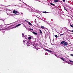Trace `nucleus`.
Wrapping results in <instances>:
<instances>
[{"label":"nucleus","mask_w":73,"mask_h":73,"mask_svg":"<svg viewBox=\"0 0 73 73\" xmlns=\"http://www.w3.org/2000/svg\"><path fill=\"white\" fill-rule=\"evenodd\" d=\"M27 46H30V45H33V46H34L33 47V48H34V49H36L37 48V47H36L37 45V43H36V42H27Z\"/></svg>","instance_id":"obj_1"},{"label":"nucleus","mask_w":73,"mask_h":73,"mask_svg":"<svg viewBox=\"0 0 73 73\" xmlns=\"http://www.w3.org/2000/svg\"><path fill=\"white\" fill-rule=\"evenodd\" d=\"M5 28V25H1L0 26V31H1L3 29H4Z\"/></svg>","instance_id":"obj_2"},{"label":"nucleus","mask_w":73,"mask_h":73,"mask_svg":"<svg viewBox=\"0 0 73 73\" xmlns=\"http://www.w3.org/2000/svg\"><path fill=\"white\" fill-rule=\"evenodd\" d=\"M24 4H25V5H21V7L22 8H26L28 9V7H29L28 6V5L27 4H26L25 3H24Z\"/></svg>","instance_id":"obj_3"},{"label":"nucleus","mask_w":73,"mask_h":73,"mask_svg":"<svg viewBox=\"0 0 73 73\" xmlns=\"http://www.w3.org/2000/svg\"><path fill=\"white\" fill-rule=\"evenodd\" d=\"M13 12L15 14H16L17 13H18V12L17 11V10L13 11Z\"/></svg>","instance_id":"obj_4"},{"label":"nucleus","mask_w":73,"mask_h":73,"mask_svg":"<svg viewBox=\"0 0 73 73\" xmlns=\"http://www.w3.org/2000/svg\"><path fill=\"white\" fill-rule=\"evenodd\" d=\"M28 9H29V11H31V12H32V8H31V7L29 6H28Z\"/></svg>","instance_id":"obj_5"},{"label":"nucleus","mask_w":73,"mask_h":73,"mask_svg":"<svg viewBox=\"0 0 73 73\" xmlns=\"http://www.w3.org/2000/svg\"><path fill=\"white\" fill-rule=\"evenodd\" d=\"M68 43L67 42H65L64 44H63V45L64 46H67L68 45Z\"/></svg>","instance_id":"obj_6"},{"label":"nucleus","mask_w":73,"mask_h":73,"mask_svg":"<svg viewBox=\"0 0 73 73\" xmlns=\"http://www.w3.org/2000/svg\"><path fill=\"white\" fill-rule=\"evenodd\" d=\"M69 61H70V62H72V63H68V64H70L71 65H73V61L70 60H69Z\"/></svg>","instance_id":"obj_7"},{"label":"nucleus","mask_w":73,"mask_h":73,"mask_svg":"<svg viewBox=\"0 0 73 73\" xmlns=\"http://www.w3.org/2000/svg\"><path fill=\"white\" fill-rule=\"evenodd\" d=\"M46 51H47V52H50V53H52L51 52H52V51H50V50H48L47 49H46Z\"/></svg>","instance_id":"obj_8"},{"label":"nucleus","mask_w":73,"mask_h":73,"mask_svg":"<svg viewBox=\"0 0 73 73\" xmlns=\"http://www.w3.org/2000/svg\"><path fill=\"white\" fill-rule=\"evenodd\" d=\"M22 37H27V35H24V34L23 33H22Z\"/></svg>","instance_id":"obj_9"},{"label":"nucleus","mask_w":73,"mask_h":73,"mask_svg":"<svg viewBox=\"0 0 73 73\" xmlns=\"http://www.w3.org/2000/svg\"><path fill=\"white\" fill-rule=\"evenodd\" d=\"M54 1L55 3H57V2H58V1H59L58 0H54Z\"/></svg>","instance_id":"obj_10"},{"label":"nucleus","mask_w":73,"mask_h":73,"mask_svg":"<svg viewBox=\"0 0 73 73\" xmlns=\"http://www.w3.org/2000/svg\"><path fill=\"white\" fill-rule=\"evenodd\" d=\"M65 41H64L62 42L61 43V44H64V43H65Z\"/></svg>","instance_id":"obj_11"},{"label":"nucleus","mask_w":73,"mask_h":73,"mask_svg":"<svg viewBox=\"0 0 73 73\" xmlns=\"http://www.w3.org/2000/svg\"><path fill=\"white\" fill-rule=\"evenodd\" d=\"M20 25H21V24H19L17 25L16 26V27H19V26H20Z\"/></svg>","instance_id":"obj_12"},{"label":"nucleus","mask_w":73,"mask_h":73,"mask_svg":"<svg viewBox=\"0 0 73 73\" xmlns=\"http://www.w3.org/2000/svg\"><path fill=\"white\" fill-rule=\"evenodd\" d=\"M33 33L34 34V35H38L37 33H35V32H33Z\"/></svg>","instance_id":"obj_13"},{"label":"nucleus","mask_w":73,"mask_h":73,"mask_svg":"<svg viewBox=\"0 0 73 73\" xmlns=\"http://www.w3.org/2000/svg\"><path fill=\"white\" fill-rule=\"evenodd\" d=\"M55 56L56 57H57V58H60V57L58 56H57V55L55 54Z\"/></svg>","instance_id":"obj_14"},{"label":"nucleus","mask_w":73,"mask_h":73,"mask_svg":"<svg viewBox=\"0 0 73 73\" xmlns=\"http://www.w3.org/2000/svg\"><path fill=\"white\" fill-rule=\"evenodd\" d=\"M51 5H53V6H55V5L53 4V3H50Z\"/></svg>","instance_id":"obj_15"},{"label":"nucleus","mask_w":73,"mask_h":73,"mask_svg":"<svg viewBox=\"0 0 73 73\" xmlns=\"http://www.w3.org/2000/svg\"><path fill=\"white\" fill-rule=\"evenodd\" d=\"M28 23L29 25H32V24H31V23H30V22H28Z\"/></svg>","instance_id":"obj_16"},{"label":"nucleus","mask_w":73,"mask_h":73,"mask_svg":"<svg viewBox=\"0 0 73 73\" xmlns=\"http://www.w3.org/2000/svg\"><path fill=\"white\" fill-rule=\"evenodd\" d=\"M41 28H42V29H44V28L45 29V28L44 27V26H42L41 27Z\"/></svg>","instance_id":"obj_17"},{"label":"nucleus","mask_w":73,"mask_h":73,"mask_svg":"<svg viewBox=\"0 0 73 73\" xmlns=\"http://www.w3.org/2000/svg\"><path fill=\"white\" fill-rule=\"evenodd\" d=\"M27 42V41H26L25 40H24L23 41V42H25H25Z\"/></svg>","instance_id":"obj_18"},{"label":"nucleus","mask_w":73,"mask_h":73,"mask_svg":"<svg viewBox=\"0 0 73 73\" xmlns=\"http://www.w3.org/2000/svg\"><path fill=\"white\" fill-rule=\"evenodd\" d=\"M39 31L41 34V33H42V31H41L40 29H39Z\"/></svg>","instance_id":"obj_19"},{"label":"nucleus","mask_w":73,"mask_h":73,"mask_svg":"<svg viewBox=\"0 0 73 73\" xmlns=\"http://www.w3.org/2000/svg\"><path fill=\"white\" fill-rule=\"evenodd\" d=\"M28 39L29 40H31V37H29L28 38Z\"/></svg>","instance_id":"obj_20"},{"label":"nucleus","mask_w":73,"mask_h":73,"mask_svg":"<svg viewBox=\"0 0 73 73\" xmlns=\"http://www.w3.org/2000/svg\"><path fill=\"white\" fill-rule=\"evenodd\" d=\"M55 37H56V38H57V37H58V36H57V35H55L54 36Z\"/></svg>","instance_id":"obj_21"},{"label":"nucleus","mask_w":73,"mask_h":73,"mask_svg":"<svg viewBox=\"0 0 73 73\" xmlns=\"http://www.w3.org/2000/svg\"><path fill=\"white\" fill-rule=\"evenodd\" d=\"M61 58V59H62V60H63V61H65V60H64V59L62 58Z\"/></svg>","instance_id":"obj_22"},{"label":"nucleus","mask_w":73,"mask_h":73,"mask_svg":"<svg viewBox=\"0 0 73 73\" xmlns=\"http://www.w3.org/2000/svg\"><path fill=\"white\" fill-rule=\"evenodd\" d=\"M64 61L65 62H66V63H68V64H69V62H67V61Z\"/></svg>","instance_id":"obj_23"},{"label":"nucleus","mask_w":73,"mask_h":73,"mask_svg":"<svg viewBox=\"0 0 73 73\" xmlns=\"http://www.w3.org/2000/svg\"><path fill=\"white\" fill-rule=\"evenodd\" d=\"M0 20H2V21H4V20H3V19H0Z\"/></svg>","instance_id":"obj_24"},{"label":"nucleus","mask_w":73,"mask_h":73,"mask_svg":"<svg viewBox=\"0 0 73 73\" xmlns=\"http://www.w3.org/2000/svg\"><path fill=\"white\" fill-rule=\"evenodd\" d=\"M45 55H48V53L47 52H46L45 53Z\"/></svg>","instance_id":"obj_25"},{"label":"nucleus","mask_w":73,"mask_h":73,"mask_svg":"<svg viewBox=\"0 0 73 73\" xmlns=\"http://www.w3.org/2000/svg\"><path fill=\"white\" fill-rule=\"evenodd\" d=\"M64 10H66V11H67V10H66V9H65V7H64Z\"/></svg>","instance_id":"obj_26"},{"label":"nucleus","mask_w":73,"mask_h":73,"mask_svg":"<svg viewBox=\"0 0 73 73\" xmlns=\"http://www.w3.org/2000/svg\"><path fill=\"white\" fill-rule=\"evenodd\" d=\"M30 29V30H31V31H33V29Z\"/></svg>","instance_id":"obj_27"},{"label":"nucleus","mask_w":73,"mask_h":73,"mask_svg":"<svg viewBox=\"0 0 73 73\" xmlns=\"http://www.w3.org/2000/svg\"><path fill=\"white\" fill-rule=\"evenodd\" d=\"M64 35L63 34H60V36H62V35Z\"/></svg>","instance_id":"obj_28"},{"label":"nucleus","mask_w":73,"mask_h":73,"mask_svg":"<svg viewBox=\"0 0 73 73\" xmlns=\"http://www.w3.org/2000/svg\"><path fill=\"white\" fill-rule=\"evenodd\" d=\"M35 23H36V19L34 21Z\"/></svg>","instance_id":"obj_29"},{"label":"nucleus","mask_w":73,"mask_h":73,"mask_svg":"<svg viewBox=\"0 0 73 73\" xmlns=\"http://www.w3.org/2000/svg\"><path fill=\"white\" fill-rule=\"evenodd\" d=\"M18 15H20V14H21V13L19 12V13H18Z\"/></svg>","instance_id":"obj_30"},{"label":"nucleus","mask_w":73,"mask_h":73,"mask_svg":"<svg viewBox=\"0 0 73 73\" xmlns=\"http://www.w3.org/2000/svg\"><path fill=\"white\" fill-rule=\"evenodd\" d=\"M63 1V2H65V1L66 0H62Z\"/></svg>","instance_id":"obj_31"},{"label":"nucleus","mask_w":73,"mask_h":73,"mask_svg":"<svg viewBox=\"0 0 73 73\" xmlns=\"http://www.w3.org/2000/svg\"><path fill=\"white\" fill-rule=\"evenodd\" d=\"M43 13H46V12H43Z\"/></svg>","instance_id":"obj_32"},{"label":"nucleus","mask_w":73,"mask_h":73,"mask_svg":"<svg viewBox=\"0 0 73 73\" xmlns=\"http://www.w3.org/2000/svg\"><path fill=\"white\" fill-rule=\"evenodd\" d=\"M21 14L22 16H23V13H21Z\"/></svg>","instance_id":"obj_33"},{"label":"nucleus","mask_w":73,"mask_h":73,"mask_svg":"<svg viewBox=\"0 0 73 73\" xmlns=\"http://www.w3.org/2000/svg\"><path fill=\"white\" fill-rule=\"evenodd\" d=\"M70 55H71V56H73V54H71Z\"/></svg>","instance_id":"obj_34"},{"label":"nucleus","mask_w":73,"mask_h":73,"mask_svg":"<svg viewBox=\"0 0 73 73\" xmlns=\"http://www.w3.org/2000/svg\"><path fill=\"white\" fill-rule=\"evenodd\" d=\"M72 32H73V30H72Z\"/></svg>","instance_id":"obj_35"},{"label":"nucleus","mask_w":73,"mask_h":73,"mask_svg":"<svg viewBox=\"0 0 73 73\" xmlns=\"http://www.w3.org/2000/svg\"><path fill=\"white\" fill-rule=\"evenodd\" d=\"M61 33H62V31H60Z\"/></svg>","instance_id":"obj_36"},{"label":"nucleus","mask_w":73,"mask_h":73,"mask_svg":"<svg viewBox=\"0 0 73 73\" xmlns=\"http://www.w3.org/2000/svg\"><path fill=\"white\" fill-rule=\"evenodd\" d=\"M27 21V22H28V21Z\"/></svg>","instance_id":"obj_37"},{"label":"nucleus","mask_w":73,"mask_h":73,"mask_svg":"<svg viewBox=\"0 0 73 73\" xmlns=\"http://www.w3.org/2000/svg\"><path fill=\"white\" fill-rule=\"evenodd\" d=\"M7 15H8V14H7Z\"/></svg>","instance_id":"obj_38"},{"label":"nucleus","mask_w":73,"mask_h":73,"mask_svg":"<svg viewBox=\"0 0 73 73\" xmlns=\"http://www.w3.org/2000/svg\"><path fill=\"white\" fill-rule=\"evenodd\" d=\"M26 38V39H27V38Z\"/></svg>","instance_id":"obj_39"},{"label":"nucleus","mask_w":73,"mask_h":73,"mask_svg":"<svg viewBox=\"0 0 73 73\" xmlns=\"http://www.w3.org/2000/svg\"><path fill=\"white\" fill-rule=\"evenodd\" d=\"M20 1H21V0H20Z\"/></svg>","instance_id":"obj_40"}]
</instances>
